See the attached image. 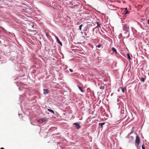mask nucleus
Segmentation results:
<instances>
[{"instance_id":"f257e3e1","label":"nucleus","mask_w":149,"mask_h":149,"mask_svg":"<svg viewBox=\"0 0 149 149\" xmlns=\"http://www.w3.org/2000/svg\"><path fill=\"white\" fill-rule=\"evenodd\" d=\"M140 140V139L139 136L138 135H137L135 141V143L136 146L137 147L139 146Z\"/></svg>"},{"instance_id":"f03ea898","label":"nucleus","mask_w":149,"mask_h":149,"mask_svg":"<svg viewBox=\"0 0 149 149\" xmlns=\"http://www.w3.org/2000/svg\"><path fill=\"white\" fill-rule=\"evenodd\" d=\"M48 119L46 118H41L40 119H39V120H38V122H42V123L45 122H46L47 121H48Z\"/></svg>"},{"instance_id":"7ed1b4c3","label":"nucleus","mask_w":149,"mask_h":149,"mask_svg":"<svg viewBox=\"0 0 149 149\" xmlns=\"http://www.w3.org/2000/svg\"><path fill=\"white\" fill-rule=\"evenodd\" d=\"M56 41L61 46H62V43L61 41L59 40L58 38V37L57 36L56 37Z\"/></svg>"},{"instance_id":"20e7f679","label":"nucleus","mask_w":149,"mask_h":149,"mask_svg":"<svg viewBox=\"0 0 149 149\" xmlns=\"http://www.w3.org/2000/svg\"><path fill=\"white\" fill-rule=\"evenodd\" d=\"M73 124L75 125L76 128L77 129H79L81 127V126L77 123H74Z\"/></svg>"},{"instance_id":"39448f33","label":"nucleus","mask_w":149,"mask_h":149,"mask_svg":"<svg viewBox=\"0 0 149 149\" xmlns=\"http://www.w3.org/2000/svg\"><path fill=\"white\" fill-rule=\"evenodd\" d=\"M111 50L113 52H114L115 53V54H117L116 49L114 47H112L111 49Z\"/></svg>"},{"instance_id":"423d86ee","label":"nucleus","mask_w":149,"mask_h":149,"mask_svg":"<svg viewBox=\"0 0 149 149\" xmlns=\"http://www.w3.org/2000/svg\"><path fill=\"white\" fill-rule=\"evenodd\" d=\"M43 91H44L43 93L44 94H47L49 92L48 90L47 89H44Z\"/></svg>"},{"instance_id":"0eeeda50","label":"nucleus","mask_w":149,"mask_h":149,"mask_svg":"<svg viewBox=\"0 0 149 149\" xmlns=\"http://www.w3.org/2000/svg\"><path fill=\"white\" fill-rule=\"evenodd\" d=\"M128 138L129 139H130V140H133L134 139V138L133 136H130V135L128 136Z\"/></svg>"},{"instance_id":"6e6552de","label":"nucleus","mask_w":149,"mask_h":149,"mask_svg":"<svg viewBox=\"0 0 149 149\" xmlns=\"http://www.w3.org/2000/svg\"><path fill=\"white\" fill-rule=\"evenodd\" d=\"M145 79H146V78L143 77V78H141L140 80L141 81L143 82H145Z\"/></svg>"},{"instance_id":"1a4fd4ad","label":"nucleus","mask_w":149,"mask_h":149,"mask_svg":"<svg viewBox=\"0 0 149 149\" xmlns=\"http://www.w3.org/2000/svg\"><path fill=\"white\" fill-rule=\"evenodd\" d=\"M120 88L121 89L123 93H124L125 88H124L123 87H121Z\"/></svg>"},{"instance_id":"9d476101","label":"nucleus","mask_w":149,"mask_h":149,"mask_svg":"<svg viewBox=\"0 0 149 149\" xmlns=\"http://www.w3.org/2000/svg\"><path fill=\"white\" fill-rule=\"evenodd\" d=\"M48 111L49 112H51L52 113H53V114L54 113V111L52 110H51V109H48Z\"/></svg>"},{"instance_id":"9b49d317","label":"nucleus","mask_w":149,"mask_h":149,"mask_svg":"<svg viewBox=\"0 0 149 149\" xmlns=\"http://www.w3.org/2000/svg\"><path fill=\"white\" fill-rule=\"evenodd\" d=\"M127 57H128V58L130 60L131 59V58H130V54H129V53H127Z\"/></svg>"},{"instance_id":"f8f14e48","label":"nucleus","mask_w":149,"mask_h":149,"mask_svg":"<svg viewBox=\"0 0 149 149\" xmlns=\"http://www.w3.org/2000/svg\"><path fill=\"white\" fill-rule=\"evenodd\" d=\"M78 88H79V89L81 91V92H84L82 89L81 87L78 86Z\"/></svg>"},{"instance_id":"ddd939ff","label":"nucleus","mask_w":149,"mask_h":149,"mask_svg":"<svg viewBox=\"0 0 149 149\" xmlns=\"http://www.w3.org/2000/svg\"><path fill=\"white\" fill-rule=\"evenodd\" d=\"M102 46V44H98L97 46L96 47L98 48H100Z\"/></svg>"},{"instance_id":"4468645a","label":"nucleus","mask_w":149,"mask_h":149,"mask_svg":"<svg viewBox=\"0 0 149 149\" xmlns=\"http://www.w3.org/2000/svg\"><path fill=\"white\" fill-rule=\"evenodd\" d=\"M105 124L104 123H99V125H101V126H102L103 125H104Z\"/></svg>"},{"instance_id":"2eb2a0df","label":"nucleus","mask_w":149,"mask_h":149,"mask_svg":"<svg viewBox=\"0 0 149 149\" xmlns=\"http://www.w3.org/2000/svg\"><path fill=\"white\" fill-rule=\"evenodd\" d=\"M82 26V24H81L79 26V29L80 30H81V27Z\"/></svg>"},{"instance_id":"dca6fc26","label":"nucleus","mask_w":149,"mask_h":149,"mask_svg":"<svg viewBox=\"0 0 149 149\" xmlns=\"http://www.w3.org/2000/svg\"><path fill=\"white\" fill-rule=\"evenodd\" d=\"M129 12L127 10H126V11L125 13V14H128V13Z\"/></svg>"},{"instance_id":"f3484780","label":"nucleus","mask_w":149,"mask_h":149,"mask_svg":"<svg viewBox=\"0 0 149 149\" xmlns=\"http://www.w3.org/2000/svg\"><path fill=\"white\" fill-rule=\"evenodd\" d=\"M142 149H145V148L144 147V145H142Z\"/></svg>"},{"instance_id":"a211bd4d","label":"nucleus","mask_w":149,"mask_h":149,"mask_svg":"<svg viewBox=\"0 0 149 149\" xmlns=\"http://www.w3.org/2000/svg\"><path fill=\"white\" fill-rule=\"evenodd\" d=\"M69 70L70 71V72H73V70L72 69H69Z\"/></svg>"},{"instance_id":"6ab92c4d","label":"nucleus","mask_w":149,"mask_h":149,"mask_svg":"<svg viewBox=\"0 0 149 149\" xmlns=\"http://www.w3.org/2000/svg\"><path fill=\"white\" fill-rule=\"evenodd\" d=\"M97 26L96 27H97V26H98L99 25H100V24L99 23H98V22H97Z\"/></svg>"},{"instance_id":"aec40b11","label":"nucleus","mask_w":149,"mask_h":149,"mask_svg":"<svg viewBox=\"0 0 149 149\" xmlns=\"http://www.w3.org/2000/svg\"><path fill=\"white\" fill-rule=\"evenodd\" d=\"M74 7H77L78 6L77 5H74Z\"/></svg>"},{"instance_id":"412c9836","label":"nucleus","mask_w":149,"mask_h":149,"mask_svg":"<svg viewBox=\"0 0 149 149\" xmlns=\"http://www.w3.org/2000/svg\"><path fill=\"white\" fill-rule=\"evenodd\" d=\"M147 23L148 24H149V19L148 20Z\"/></svg>"},{"instance_id":"4be33fe9","label":"nucleus","mask_w":149,"mask_h":149,"mask_svg":"<svg viewBox=\"0 0 149 149\" xmlns=\"http://www.w3.org/2000/svg\"><path fill=\"white\" fill-rule=\"evenodd\" d=\"M0 149H5L3 148L2 147L0 148Z\"/></svg>"},{"instance_id":"5701e85b","label":"nucleus","mask_w":149,"mask_h":149,"mask_svg":"<svg viewBox=\"0 0 149 149\" xmlns=\"http://www.w3.org/2000/svg\"><path fill=\"white\" fill-rule=\"evenodd\" d=\"M125 10L126 11V10H127V8H125Z\"/></svg>"},{"instance_id":"b1692460","label":"nucleus","mask_w":149,"mask_h":149,"mask_svg":"<svg viewBox=\"0 0 149 149\" xmlns=\"http://www.w3.org/2000/svg\"><path fill=\"white\" fill-rule=\"evenodd\" d=\"M148 76H149V72L148 73Z\"/></svg>"},{"instance_id":"393cba45","label":"nucleus","mask_w":149,"mask_h":149,"mask_svg":"<svg viewBox=\"0 0 149 149\" xmlns=\"http://www.w3.org/2000/svg\"><path fill=\"white\" fill-rule=\"evenodd\" d=\"M46 35H47V36L48 34H47V33H46Z\"/></svg>"}]
</instances>
